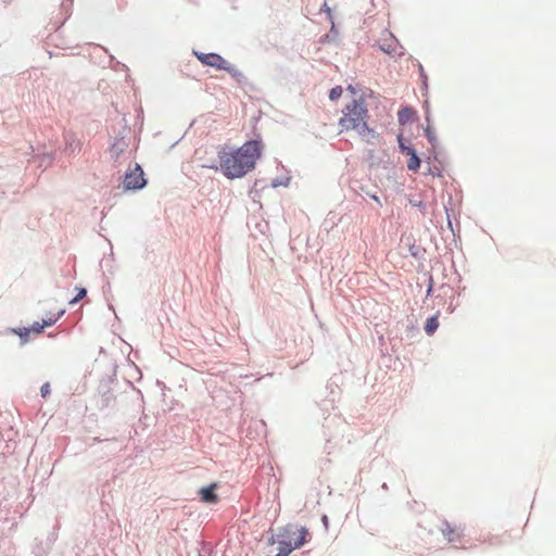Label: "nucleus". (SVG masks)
I'll return each instance as SVG.
<instances>
[{
  "label": "nucleus",
  "mask_w": 556,
  "mask_h": 556,
  "mask_svg": "<svg viewBox=\"0 0 556 556\" xmlns=\"http://www.w3.org/2000/svg\"><path fill=\"white\" fill-rule=\"evenodd\" d=\"M50 392H51L50 383L49 382L43 383L40 388L41 396L47 397L50 394Z\"/></svg>",
  "instance_id": "nucleus-15"
},
{
  "label": "nucleus",
  "mask_w": 556,
  "mask_h": 556,
  "mask_svg": "<svg viewBox=\"0 0 556 556\" xmlns=\"http://www.w3.org/2000/svg\"><path fill=\"white\" fill-rule=\"evenodd\" d=\"M415 112L409 108H404L399 111V123L406 124L414 117Z\"/></svg>",
  "instance_id": "nucleus-11"
},
{
  "label": "nucleus",
  "mask_w": 556,
  "mask_h": 556,
  "mask_svg": "<svg viewBox=\"0 0 556 556\" xmlns=\"http://www.w3.org/2000/svg\"><path fill=\"white\" fill-rule=\"evenodd\" d=\"M342 92H343L342 87H340V86H336V87H333V88L330 90V92H329V98H330V100H332V101H333V100L339 99V98L342 96Z\"/></svg>",
  "instance_id": "nucleus-13"
},
{
  "label": "nucleus",
  "mask_w": 556,
  "mask_h": 556,
  "mask_svg": "<svg viewBox=\"0 0 556 556\" xmlns=\"http://www.w3.org/2000/svg\"><path fill=\"white\" fill-rule=\"evenodd\" d=\"M86 293H87L86 289H84V288L78 289V293H77V295H76V296L71 301V304H74V303L78 302L79 300H81L83 298H85V296H86Z\"/></svg>",
  "instance_id": "nucleus-14"
},
{
  "label": "nucleus",
  "mask_w": 556,
  "mask_h": 556,
  "mask_svg": "<svg viewBox=\"0 0 556 556\" xmlns=\"http://www.w3.org/2000/svg\"><path fill=\"white\" fill-rule=\"evenodd\" d=\"M308 536V531L305 528H301L299 530V536L294 540L293 543L281 542L279 546V552L276 556H288L294 548L301 547L306 541Z\"/></svg>",
  "instance_id": "nucleus-6"
},
{
  "label": "nucleus",
  "mask_w": 556,
  "mask_h": 556,
  "mask_svg": "<svg viewBox=\"0 0 556 556\" xmlns=\"http://www.w3.org/2000/svg\"><path fill=\"white\" fill-rule=\"evenodd\" d=\"M446 213H448V211H446ZM450 217H451L450 214H446L447 220H450ZM448 224L451 225V222H448Z\"/></svg>",
  "instance_id": "nucleus-19"
},
{
  "label": "nucleus",
  "mask_w": 556,
  "mask_h": 556,
  "mask_svg": "<svg viewBox=\"0 0 556 556\" xmlns=\"http://www.w3.org/2000/svg\"><path fill=\"white\" fill-rule=\"evenodd\" d=\"M369 112L363 98L353 99L342 110L338 125L340 132H356L363 140L370 142L378 134L368 126Z\"/></svg>",
  "instance_id": "nucleus-2"
},
{
  "label": "nucleus",
  "mask_w": 556,
  "mask_h": 556,
  "mask_svg": "<svg viewBox=\"0 0 556 556\" xmlns=\"http://www.w3.org/2000/svg\"><path fill=\"white\" fill-rule=\"evenodd\" d=\"M439 327V316L434 315L427 319L425 325V331L427 334L431 336L435 332Z\"/></svg>",
  "instance_id": "nucleus-10"
},
{
  "label": "nucleus",
  "mask_w": 556,
  "mask_h": 556,
  "mask_svg": "<svg viewBox=\"0 0 556 556\" xmlns=\"http://www.w3.org/2000/svg\"><path fill=\"white\" fill-rule=\"evenodd\" d=\"M13 331H14V333H16L23 340V342H27L28 341V338H29V334H30V329L29 328H18V329H14Z\"/></svg>",
  "instance_id": "nucleus-12"
},
{
  "label": "nucleus",
  "mask_w": 556,
  "mask_h": 556,
  "mask_svg": "<svg viewBox=\"0 0 556 556\" xmlns=\"http://www.w3.org/2000/svg\"><path fill=\"white\" fill-rule=\"evenodd\" d=\"M124 188L126 190H138L147 185L142 168L135 164L129 167L124 177Z\"/></svg>",
  "instance_id": "nucleus-3"
},
{
  "label": "nucleus",
  "mask_w": 556,
  "mask_h": 556,
  "mask_svg": "<svg viewBox=\"0 0 556 556\" xmlns=\"http://www.w3.org/2000/svg\"><path fill=\"white\" fill-rule=\"evenodd\" d=\"M441 531H442L443 535L447 539V541L451 543H457V542H460V540H462V536H463L462 529L456 526H452L448 522L443 523Z\"/></svg>",
  "instance_id": "nucleus-7"
},
{
  "label": "nucleus",
  "mask_w": 556,
  "mask_h": 556,
  "mask_svg": "<svg viewBox=\"0 0 556 556\" xmlns=\"http://www.w3.org/2000/svg\"><path fill=\"white\" fill-rule=\"evenodd\" d=\"M324 7H325V10H327V12H330V9L327 7V3H324Z\"/></svg>",
  "instance_id": "nucleus-16"
},
{
  "label": "nucleus",
  "mask_w": 556,
  "mask_h": 556,
  "mask_svg": "<svg viewBox=\"0 0 556 556\" xmlns=\"http://www.w3.org/2000/svg\"><path fill=\"white\" fill-rule=\"evenodd\" d=\"M62 314H63V312H61L56 316L51 315L48 318H45L41 324L38 321L34 323L31 325V327L29 328L30 332H33L35 334L41 333L46 327H50V326L54 325Z\"/></svg>",
  "instance_id": "nucleus-9"
},
{
  "label": "nucleus",
  "mask_w": 556,
  "mask_h": 556,
  "mask_svg": "<svg viewBox=\"0 0 556 556\" xmlns=\"http://www.w3.org/2000/svg\"><path fill=\"white\" fill-rule=\"evenodd\" d=\"M194 54L203 65L227 72L231 71V65L217 53L195 52Z\"/></svg>",
  "instance_id": "nucleus-4"
},
{
  "label": "nucleus",
  "mask_w": 556,
  "mask_h": 556,
  "mask_svg": "<svg viewBox=\"0 0 556 556\" xmlns=\"http://www.w3.org/2000/svg\"><path fill=\"white\" fill-rule=\"evenodd\" d=\"M324 7H325V10H327V12H330V9L327 7V3H324Z\"/></svg>",
  "instance_id": "nucleus-17"
},
{
  "label": "nucleus",
  "mask_w": 556,
  "mask_h": 556,
  "mask_svg": "<svg viewBox=\"0 0 556 556\" xmlns=\"http://www.w3.org/2000/svg\"><path fill=\"white\" fill-rule=\"evenodd\" d=\"M397 141L401 152L409 157L407 161V168L416 173L420 167V159L418 157L415 149L405 144L402 135L397 137Z\"/></svg>",
  "instance_id": "nucleus-5"
},
{
  "label": "nucleus",
  "mask_w": 556,
  "mask_h": 556,
  "mask_svg": "<svg viewBox=\"0 0 556 556\" xmlns=\"http://www.w3.org/2000/svg\"><path fill=\"white\" fill-rule=\"evenodd\" d=\"M216 488V483H212L208 486L202 488L199 492L201 501L204 503L216 504L218 502V496L215 493Z\"/></svg>",
  "instance_id": "nucleus-8"
},
{
  "label": "nucleus",
  "mask_w": 556,
  "mask_h": 556,
  "mask_svg": "<svg viewBox=\"0 0 556 556\" xmlns=\"http://www.w3.org/2000/svg\"><path fill=\"white\" fill-rule=\"evenodd\" d=\"M324 7H325V10H327V12H330V9L327 7V3H324Z\"/></svg>",
  "instance_id": "nucleus-18"
},
{
  "label": "nucleus",
  "mask_w": 556,
  "mask_h": 556,
  "mask_svg": "<svg viewBox=\"0 0 556 556\" xmlns=\"http://www.w3.org/2000/svg\"><path fill=\"white\" fill-rule=\"evenodd\" d=\"M262 148L257 140L248 141L236 150L220 148L217 154L220 172L229 179L243 177L254 168Z\"/></svg>",
  "instance_id": "nucleus-1"
}]
</instances>
